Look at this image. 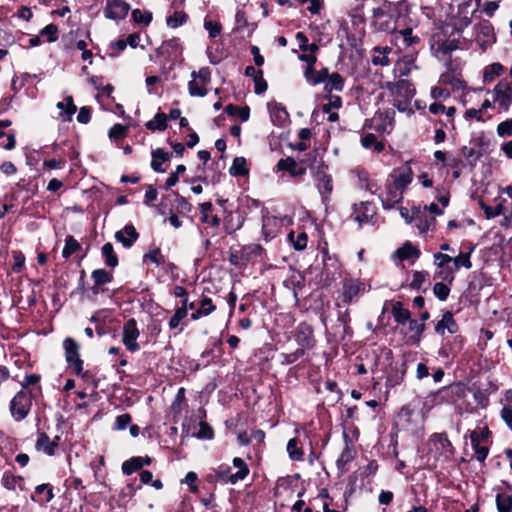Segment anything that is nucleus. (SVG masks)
I'll return each mask as SVG.
<instances>
[{"instance_id": "obj_1", "label": "nucleus", "mask_w": 512, "mask_h": 512, "mask_svg": "<svg viewBox=\"0 0 512 512\" xmlns=\"http://www.w3.org/2000/svg\"><path fill=\"white\" fill-rule=\"evenodd\" d=\"M403 5V2L384 1L379 7L374 8L372 18L375 28L379 31L394 33Z\"/></svg>"}, {"instance_id": "obj_2", "label": "nucleus", "mask_w": 512, "mask_h": 512, "mask_svg": "<svg viewBox=\"0 0 512 512\" xmlns=\"http://www.w3.org/2000/svg\"><path fill=\"white\" fill-rule=\"evenodd\" d=\"M384 87L393 97V106L396 107L399 112L407 113L408 115L414 113L411 108V99L415 94V89L410 81L399 80L394 83L387 82Z\"/></svg>"}, {"instance_id": "obj_3", "label": "nucleus", "mask_w": 512, "mask_h": 512, "mask_svg": "<svg viewBox=\"0 0 512 512\" xmlns=\"http://www.w3.org/2000/svg\"><path fill=\"white\" fill-rule=\"evenodd\" d=\"M472 41L481 51H486L496 42L494 27L489 20L482 19L472 28Z\"/></svg>"}, {"instance_id": "obj_4", "label": "nucleus", "mask_w": 512, "mask_h": 512, "mask_svg": "<svg viewBox=\"0 0 512 512\" xmlns=\"http://www.w3.org/2000/svg\"><path fill=\"white\" fill-rule=\"evenodd\" d=\"M63 348L68 367L72 369L77 376L84 379L88 378V372L84 371L83 360L80 358L79 344L73 338L66 337L63 340Z\"/></svg>"}, {"instance_id": "obj_5", "label": "nucleus", "mask_w": 512, "mask_h": 512, "mask_svg": "<svg viewBox=\"0 0 512 512\" xmlns=\"http://www.w3.org/2000/svg\"><path fill=\"white\" fill-rule=\"evenodd\" d=\"M477 8H473L472 0H464L457 6V10L449 19L450 25L457 33H462L472 22Z\"/></svg>"}, {"instance_id": "obj_6", "label": "nucleus", "mask_w": 512, "mask_h": 512, "mask_svg": "<svg viewBox=\"0 0 512 512\" xmlns=\"http://www.w3.org/2000/svg\"><path fill=\"white\" fill-rule=\"evenodd\" d=\"M32 407V394L24 389L17 392V394L10 401V412L14 420L22 421L25 419Z\"/></svg>"}, {"instance_id": "obj_7", "label": "nucleus", "mask_w": 512, "mask_h": 512, "mask_svg": "<svg viewBox=\"0 0 512 512\" xmlns=\"http://www.w3.org/2000/svg\"><path fill=\"white\" fill-rule=\"evenodd\" d=\"M429 454L434 459H449L453 455V447L445 433H434L428 440Z\"/></svg>"}, {"instance_id": "obj_8", "label": "nucleus", "mask_w": 512, "mask_h": 512, "mask_svg": "<svg viewBox=\"0 0 512 512\" xmlns=\"http://www.w3.org/2000/svg\"><path fill=\"white\" fill-rule=\"evenodd\" d=\"M425 416L421 412H417L410 408V406H405L401 408L398 413V422L402 426L403 429L416 433L423 429Z\"/></svg>"}, {"instance_id": "obj_9", "label": "nucleus", "mask_w": 512, "mask_h": 512, "mask_svg": "<svg viewBox=\"0 0 512 512\" xmlns=\"http://www.w3.org/2000/svg\"><path fill=\"white\" fill-rule=\"evenodd\" d=\"M327 169V166L321 163L314 172L315 185L324 203L330 200V195L333 191V180L331 175L327 173Z\"/></svg>"}, {"instance_id": "obj_10", "label": "nucleus", "mask_w": 512, "mask_h": 512, "mask_svg": "<svg viewBox=\"0 0 512 512\" xmlns=\"http://www.w3.org/2000/svg\"><path fill=\"white\" fill-rule=\"evenodd\" d=\"M366 290V286L358 279H346L342 282L339 298L345 305L351 304Z\"/></svg>"}, {"instance_id": "obj_11", "label": "nucleus", "mask_w": 512, "mask_h": 512, "mask_svg": "<svg viewBox=\"0 0 512 512\" xmlns=\"http://www.w3.org/2000/svg\"><path fill=\"white\" fill-rule=\"evenodd\" d=\"M493 102L507 111L512 104V82L501 80L493 89Z\"/></svg>"}, {"instance_id": "obj_12", "label": "nucleus", "mask_w": 512, "mask_h": 512, "mask_svg": "<svg viewBox=\"0 0 512 512\" xmlns=\"http://www.w3.org/2000/svg\"><path fill=\"white\" fill-rule=\"evenodd\" d=\"M413 177L414 173L411 168V160L407 161L402 166L393 169L389 175V178L392 180L391 184L404 191L413 181Z\"/></svg>"}, {"instance_id": "obj_13", "label": "nucleus", "mask_w": 512, "mask_h": 512, "mask_svg": "<svg viewBox=\"0 0 512 512\" xmlns=\"http://www.w3.org/2000/svg\"><path fill=\"white\" fill-rule=\"evenodd\" d=\"M412 213L414 215L415 227L420 234H425L428 231H433L436 225L435 216L426 212V208L420 206H413Z\"/></svg>"}, {"instance_id": "obj_14", "label": "nucleus", "mask_w": 512, "mask_h": 512, "mask_svg": "<svg viewBox=\"0 0 512 512\" xmlns=\"http://www.w3.org/2000/svg\"><path fill=\"white\" fill-rule=\"evenodd\" d=\"M139 335L136 320L133 318L127 320L123 326L122 342L128 351L135 352L139 350L140 347L137 342Z\"/></svg>"}, {"instance_id": "obj_15", "label": "nucleus", "mask_w": 512, "mask_h": 512, "mask_svg": "<svg viewBox=\"0 0 512 512\" xmlns=\"http://www.w3.org/2000/svg\"><path fill=\"white\" fill-rule=\"evenodd\" d=\"M393 110L378 111L371 119V128L380 132L389 134L394 127Z\"/></svg>"}, {"instance_id": "obj_16", "label": "nucleus", "mask_w": 512, "mask_h": 512, "mask_svg": "<svg viewBox=\"0 0 512 512\" xmlns=\"http://www.w3.org/2000/svg\"><path fill=\"white\" fill-rule=\"evenodd\" d=\"M375 215L376 208L371 202H360L353 206L352 218L359 226L370 223Z\"/></svg>"}, {"instance_id": "obj_17", "label": "nucleus", "mask_w": 512, "mask_h": 512, "mask_svg": "<svg viewBox=\"0 0 512 512\" xmlns=\"http://www.w3.org/2000/svg\"><path fill=\"white\" fill-rule=\"evenodd\" d=\"M130 6L123 0H107L104 14L112 20H122L128 14Z\"/></svg>"}, {"instance_id": "obj_18", "label": "nucleus", "mask_w": 512, "mask_h": 512, "mask_svg": "<svg viewBox=\"0 0 512 512\" xmlns=\"http://www.w3.org/2000/svg\"><path fill=\"white\" fill-rule=\"evenodd\" d=\"M344 442L345 447L343 451L341 452L340 456L338 457L336 461L337 469L343 474L348 471V464L352 462L356 456V450L352 444V442L349 439V436L344 433Z\"/></svg>"}, {"instance_id": "obj_19", "label": "nucleus", "mask_w": 512, "mask_h": 512, "mask_svg": "<svg viewBox=\"0 0 512 512\" xmlns=\"http://www.w3.org/2000/svg\"><path fill=\"white\" fill-rule=\"evenodd\" d=\"M404 190L398 189L393 184H388L385 194L381 197L384 209H392L399 204L403 199Z\"/></svg>"}, {"instance_id": "obj_20", "label": "nucleus", "mask_w": 512, "mask_h": 512, "mask_svg": "<svg viewBox=\"0 0 512 512\" xmlns=\"http://www.w3.org/2000/svg\"><path fill=\"white\" fill-rule=\"evenodd\" d=\"M59 439L60 437L56 436L53 440H51L46 433L39 432L37 435L35 448L37 451H41L48 456H53L58 447Z\"/></svg>"}, {"instance_id": "obj_21", "label": "nucleus", "mask_w": 512, "mask_h": 512, "mask_svg": "<svg viewBox=\"0 0 512 512\" xmlns=\"http://www.w3.org/2000/svg\"><path fill=\"white\" fill-rule=\"evenodd\" d=\"M138 238L139 233L132 224L126 225L122 230L115 233V239L125 248H131Z\"/></svg>"}, {"instance_id": "obj_22", "label": "nucleus", "mask_w": 512, "mask_h": 512, "mask_svg": "<svg viewBox=\"0 0 512 512\" xmlns=\"http://www.w3.org/2000/svg\"><path fill=\"white\" fill-rule=\"evenodd\" d=\"M295 340L300 346L299 348H303V352L312 348L314 346L312 329L304 324L299 325L295 333Z\"/></svg>"}, {"instance_id": "obj_23", "label": "nucleus", "mask_w": 512, "mask_h": 512, "mask_svg": "<svg viewBox=\"0 0 512 512\" xmlns=\"http://www.w3.org/2000/svg\"><path fill=\"white\" fill-rule=\"evenodd\" d=\"M393 35L395 41L401 43L405 48L413 47L420 43V37L413 34L412 28L396 30Z\"/></svg>"}, {"instance_id": "obj_24", "label": "nucleus", "mask_w": 512, "mask_h": 512, "mask_svg": "<svg viewBox=\"0 0 512 512\" xmlns=\"http://www.w3.org/2000/svg\"><path fill=\"white\" fill-rule=\"evenodd\" d=\"M435 331L439 335H444L445 331L450 334H455L458 331V325L451 312L446 311L442 315V319L436 324Z\"/></svg>"}, {"instance_id": "obj_25", "label": "nucleus", "mask_w": 512, "mask_h": 512, "mask_svg": "<svg viewBox=\"0 0 512 512\" xmlns=\"http://www.w3.org/2000/svg\"><path fill=\"white\" fill-rule=\"evenodd\" d=\"M268 110L273 124L282 126L288 120V113L286 109L276 102L268 103Z\"/></svg>"}, {"instance_id": "obj_26", "label": "nucleus", "mask_w": 512, "mask_h": 512, "mask_svg": "<svg viewBox=\"0 0 512 512\" xmlns=\"http://www.w3.org/2000/svg\"><path fill=\"white\" fill-rule=\"evenodd\" d=\"M395 255L401 261L416 260L420 256V250L417 246L407 241L395 251Z\"/></svg>"}, {"instance_id": "obj_27", "label": "nucleus", "mask_w": 512, "mask_h": 512, "mask_svg": "<svg viewBox=\"0 0 512 512\" xmlns=\"http://www.w3.org/2000/svg\"><path fill=\"white\" fill-rule=\"evenodd\" d=\"M276 167L277 170L288 171L294 177H299L306 173V168L299 167L296 161L291 157L280 159Z\"/></svg>"}, {"instance_id": "obj_28", "label": "nucleus", "mask_w": 512, "mask_h": 512, "mask_svg": "<svg viewBox=\"0 0 512 512\" xmlns=\"http://www.w3.org/2000/svg\"><path fill=\"white\" fill-rule=\"evenodd\" d=\"M54 497L53 487L50 484H40L36 486L31 499L39 504H46Z\"/></svg>"}, {"instance_id": "obj_29", "label": "nucleus", "mask_w": 512, "mask_h": 512, "mask_svg": "<svg viewBox=\"0 0 512 512\" xmlns=\"http://www.w3.org/2000/svg\"><path fill=\"white\" fill-rule=\"evenodd\" d=\"M329 76L330 74L327 68H323L320 71L315 72L314 68L306 67L304 71L305 79L307 80L308 83H310L313 86H316L321 83L325 84Z\"/></svg>"}, {"instance_id": "obj_30", "label": "nucleus", "mask_w": 512, "mask_h": 512, "mask_svg": "<svg viewBox=\"0 0 512 512\" xmlns=\"http://www.w3.org/2000/svg\"><path fill=\"white\" fill-rule=\"evenodd\" d=\"M500 417L507 428L512 431V390H509L502 400Z\"/></svg>"}, {"instance_id": "obj_31", "label": "nucleus", "mask_w": 512, "mask_h": 512, "mask_svg": "<svg viewBox=\"0 0 512 512\" xmlns=\"http://www.w3.org/2000/svg\"><path fill=\"white\" fill-rule=\"evenodd\" d=\"M233 465L237 468L236 473L229 475V483L236 484L239 481L244 480L249 474V468L245 461L239 457L233 459Z\"/></svg>"}, {"instance_id": "obj_32", "label": "nucleus", "mask_w": 512, "mask_h": 512, "mask_svg": "<svg viewBox=\"0 0 512 512\" xmlns=\"http://www.w3.org/2000/svg\"><path fill=\"white\" fill-rule=\"evenodd\" d=\"M224 221H225L224 227H225L226 233L232 234L242 227V225L244 223V218L242 217L241 214H239L237 212L236 213L229 212L226 214Z\"/></svg>"}, {"instance_id": "obj_33", "label": "nucleus", "mask_w": 512, "mask_h": 512, "mask_svg": "<svg viewBox=\"0 0 512 512\" xmlns=\"http://www.w3.org/2000/svg\"><path fill=\"white\" fill-rule=\"evenodd\" d=\"M56 106L60 110L59 117L63 121H70L77 110L71 96H67L63 102H58Z\"/></svg>"}, {"instance_id": "obj_34", "label": "nucleus", "mask_w": 512, "mask_h": 512, "mask_svg": "<svg viewBox=\"0 0 512 512\" xmlns=\"http://www.w3.org/2000/svg\"><path fill=\"white\" fill-rule=\"evenodd\" d=\"M495 504L498 512H512V491L498 492L495 496Z\"/></svg>"}, {"instance_id": "obj_35", "label": "nucleus", "mask_w": 512, "mask_h": 512, "mask_svg": "<svg viewBox=\"0 0 512 512\" xmlns=\"http://www.w3.org/2000/svg\"><path fill=\"white\" fill-rule=\"evenodd\" d=\"M344 88V78L337 72L330 74L324 84V93L332 94L333 91H342Z\"/></svg>"}, {"instance_id": "obj_36", "label": "nucleus", "mask_w": 512, "mask_h": 512, "mask_svg": "<svg viewBox=\"0 0 512 512\" xmlns=\"http://www.w3.org/2000/svg\"><path fill=\"white\" fill-rule=\"evenodd\" d=\"M23 481L24 479L21 476H16L11 471H5L1 478V484L8 490H16L17 487L22 489Z\"/></svg>"}, {"instance_id": "obj_37", "label": "nucleus", "mask_w": 512, "mask_h": 512, "mask_svg": "<svg viewBox=\"0 0 512 512\" xmlns=\"http://www.w3.org/2000/svg\"><path fill=\"white\" fill-rule=\"evenodd\" d=\"M169 159V154L166 153L163 149L157 148L152 151V161L151 168L155 172H164L165 169L162 168V164L165 163Z\"/></svg>"}, {"instance_id": "obj_38", "label": "nucleus", "mask_w": 512, "mask_h": 512, "mask_svg": "<svg viewBox=\"0 0 512 512\" xmlns=\"http://www.w3.org/2000/svg\"><path fill=\"white\" fill-rule=\"evenodd\" d=\"M199 209L202 222L209 223L212 227H218L220 225V218L218 216H208V213L212 210L211 202H204L200 204Z\"/></svg>"}, {"instance_id": "obj_39", "label": "nucleus", "mask_w": 512, "mask_h": 512, "mask_svg": "<svg viewBox=\"0 0 512 512\" xmlns=\"http://www.w3.org/2000/svg\"><path fill=\"white\" fill-rule=\"evenodd\" d=\"M456 271L453 269V263L444 266H437L435 277L451 284L455 279Z\"/></svg>"}, {"instance_id": "obj_40", "label": "nucleus", "mask_w": 512, "mask_h": 512, "mask_svg": "<svg viewBox=\"0 0 512 512\" xmlns=\"http://www.w3.org/2000/svg\"><path fill=\"white\" fill-rule=\"evenodd\" d=\"M248 172V163L244 157H236L233 160L231 167L229 168V173L232 176H245L248 174Z\"/></svg>"}, {"instance_id": "obj_41", "label": "nucleus", "mask_w": 512, "mask_h": 512, "mask_svg": "<svg viewBox=\"0 0 512 512\" xmlns=\"http://www.w3.org/2000/svg\"><path fill=\"white\" fill-rule=\"evenodd\" d=\"M394 320L399 324H405L410 321V312L405 309L401 302H396L392 307Z\"/></svg>"}, {"instance_id": "obj_42", "label": "nucleus", "mask_w": 512, "mask_h": 512, "mask_svg": "<svg viewBox=\"0 0 512 512\" xmlns=\"http://www.w3.org/2000/svg\"><path fill=\"white\" fill-rule=\"evenodd\" d=\"M161 49L169 54V56L176 57L182 52V45L179 38H172L163 42Z\"/></svg>"}, {"instance_id": "obj_43", "label": "nucleus", "mask_w": 512, "mask_h": 512, "mask_svg": "<svg viewBox=\"0 0 512 512\" xmlns=\"http://www.w3.org/2000/svg\"><path fill=\"white\" fill-rule=\"evenodd\" d=\"M145 126L151 131H164L167 128V116L164 113H157Z\"/></svg>"}, {"instance_id": "obj_44", "label": "nucleus", "mask_w": 512, "mask_h": 512, "mask_svg": "<svg viewBox=\"0 0 512 512\" xmlns=\"http://www.w3.org/2000/svg\"><path fill=\"white\" fill-rule=\"evenodd\" d=\"M324 99L326 100V103L322 105L324 113H330L332 110L342 107V99L338 95L325 94Z\"/></svg>"}, {"instance_id": "obj_45", "label": "nucleus", "mask_w": 512, "mask_h": 512, "mask_svg": "<svg viewBox=\"0 0 512 512\" xmlns=\"http://www.w3.org/2000/svg\"><path fill=\"white\" fill-rule=\"evenodd\" d=\"M102 255L107 266L114 268L118 265V258L111 243H105L102 247Z\"/></svg>"}, {"instance_id": "obj_46", "label": "nucleus", "mask_w": 512, "mask_h": 512, "mask_svg": "<svg viewBox=\"0 0 512 512\" xmlns=\"http://www.w3.org/2000/svg\"><path fill=\"white\" fill-rule=\"evenodd\" d=\"M361 144L366 149H373L376 152H381L384 149V144L377 141L374 134L369 133L361 138Z\"/></svg>"}, {"instance_id": "obj_47", "label": "nucleus", "mask_w": 512, "mask_h": 512, "mask_svg": "<svg viewBox=\"0 0 512 512\" xmlns=\"http://www.w3.org/2000/svg\"><path fill=\"white\" fill-rule=\"evenodd\" d=\"M143 261L145 263H153L156 266H161L165 263V257L162 255L161 250L159 248H152L143 256Z\"/></svg>"}, {"instance_id": "obj_48", "label": "nucleus", "mask_w": 512, "mask_h": 512, "mask_svg": "<svg viewBox=\"0 0 512 512\" xmlns=\"http://www.w3.org/2000/svg\"><path fill=\"white\" fill-rule=\"evenodd\" d=\"M188 91L192 97H204L207 95L206 86L197 79H193L188 83Z\"/></svg>"}, {"instance_id": "obj_49", "label": "nucleus", "mask_w": 512, "mask_h": 512, "mask_svg": "<svg viewBox=\"0 0 512 512\" xmlns=\"http://www.w3.org/2000/svg\"><path fill=\"white\" fill-rule=\"evenodd\" d=\"M288 238L296 250L301 251L307 247L308 237L305 232L298 233L297 235L294 232H290Z\"/></svg>"}, {"instance_id": "obj_50", "label": "nucleus", "mask_w": 512, "mask_h": 512, "mask_svg": "<svg viewBox=\"0 0 512 512\" xmlns=\"http://www.w3.org/2000/svg\"><path fill=\"white\" fill-rule=\"evenodd\" d=\"M471 444L475 452V457L479 462H483L489 453L488 447L481 446L475 434L471 435Z\"/></svg>"}, {"instance_id": "obj_51", "label": "nucleus", "mask_w": 512, "mask_h": 512, "mask_svg": "<svg viewBox=\"0 0 512 512\" xmlns=\"http://www.w3.org/2000/svg\"><path fill=\"white\" fill-rule=\"evenodd\" d=\"M80 249V244L73 236H67L65 239V245L62 250V256L68 259L72 254L76 253Z\"/></svg>"}, {"instance_id": "obj_52", "label": "nucleus", "mask_w": 512, "mask_h": 512, "mask_svg": "<svg viewBox=\"0 0 512 512\" xmlns=\"http://www.w3.org/2000/svg\"><path fill=\"white\" fill-rule=\"evenodd\" d=\"M141 462L142 461L140 456L132 457L129 460L125 461L122 464L123 473L126 475H131L132 473L138 471L139 469L142 468Z\"/></svg>"}, {"instance_id": "obj_53", "label": "nucleus", "mask_w": 512, "mask_h": 512, "mask_svg": "<svg viewBox=\"0 0 512 512\" xmlns=\"http://www.w3.org/2000/svg\"><path fill=\"white\" fill-rule=\"evenodd\" d=\"M91 277L93 281L98 285H105L112 281L113 276L110 272L105 269H96L92 272Z\"/></svg>"}, {"instance_id": "obj_54", "label": "nucleus", "mask_w": 512, "mask_h": 512, "mask_svg": "<svg viewBox=\"0 0 512 512\" xmlns=\"http://www.w3.org/2000/svg\"><path fill=\"white\" fill-rule=\"evenodd\" d=\"M471 269L472 262L469 254L460 252L457 256L453 257V269L457 272L460 268Z\"/></svg>"}, {"instance_id": "obj_55", "label": "nucleus", "mask_w": 512, "mask_h": 512, "mask_svg": "<svg viewBox=\"0 0 512 512\" xmlns=\"http://www.w3.org/2000/svg\"><path fill=\"white\" fill-rule=\"evenodd\" d=\"M503 70L504 67L500 63H492L491 65L487 66L484 71V81L491 82L495 77L501 75Z\"/></svg>"}, {"instance_id": "obj_56", "label": "nucleus", "mask_w": 512, "mask_h": 512, "mask_svg": "<svg viewBox=\"0 0 512 512\" xmlns=\"http://www.w3.org/2000/svg\"><path fill=\"white\" fill-rule=\"evenodd\" d=\"M287 452L289 457L294 461H299L303 457V451L298 447V440L296 438H292L288 441Z\"/></svg>"}, {"instance_id": "obj_57", "label": "nucleus", "mask_w": 512, "mask_h": 512, "mask_svg": "<svg viewBox=\"0 0 512 512\" xmlns=\"http://www.w3.org/2000/svg\"><path fill=\"white\" fill-rule=\"evenodd\" d=\"M375 54L372 57V63L374 65L386 66L389 64L387 53L390 51L389 48H379L376 47L374 49Z\"/></svg>"}, {"instance_id": "obj_58", "label": "nucleus", "mask_w": 512, "mask_h": 512, "mask_svg": "<svg viewBox=\"0 0 512 512\" xmlns=\"http://www.w3.org/2000/svg\"><path fill=\"white\" fill-rule=\"evenodd\" d=\"M449 285L450 284H448L447 282H443L442 280L441 282H437L434 284L433 292L440 301H445L448 298L450 293Z\"/></svg>"}, {"instance_id": "obj_59", "label": "nucleus", "mask_w": 512, "mask_h": 512, "mask_svg": "<svg viewBox=\"0 0 512 512\" xmlns=\"http://www.w3.org/2000/svg\"><path fill=\"white\" fill-rule=\"evenodd\" d=\"M132 18L138 24L149 25L152 21V13L150 11H142L134 9L132 11Z\"/></svg>"}, {"instance_id": "obj_60", "label": "nucleus", "mask_w": 512, "mask_h": 512, "mask_svg": "<svg viewBox=\"0 0 512 512\" xmlns=\"http://www.w3.org/2000/svg\"><path fill=\"white\" fill-rule=\"evenodd\" d=\"M481 208H482L486 218H488V219L495 218V217L503 215L505 213L502 203H499L494 207L486 205L484 203H481Z\"/></svg>"}, {"instance_id": "obj_61", "label": "nucleus", "mask_w": 512, "mask_h": 512, "mask_svg": "<svg viewBox=\"0 0 512 512\" xmlns=\"http://www.w3.org/2000/svg\"><path fill=\"white\" fill-rule=\"evenodd\" d=\"M185 402H186L185 388L180 387L177 391V394L175 396L173 403L171 404V410L174 413H180L182 410V406L185 404Z\"/></svg>"}, {"instance_id": "obj_62", "label": "nucleus", "mask_w": 512, "mask_h": 512, "mask_svg": "<svg viewBox=\"0 0 512 512\" xmlns=\"http://www.w3.org/2000/svg\"><path fill=\"white\" fill-rule=\"evenodd\" d=\"M187 21V15L181 12H175L173 15L167 17L166 23L170 28H177Z\"/></svg>"}, {"instance_id": "obj_63", "label": "nucleus", "mask_w": 512, "mask_h": 512, "mask_svg": "<svg viewBox=\"0 0 512 512\" xmlns=\"http://www.w3.org/2000/svg\"><path fill=\"white\" fill-rule=\"evenodd\" d=\"M128 128L122 124H115L109 130V138L112 140L123 139L127 134Z\"/></svg>"}, {"instance_id": "obj_64", "label": "nucleus", "mask_w": 512, "mask_h": 512, "mask_svg": "<svg viewBox=\"0 0 512 512\" xmlns=\"http://www.w3.org/2000/svg\"><path fill=\"white\" fill-rule=\"evenodd\" d=\"M497 134L500 137H509L512 135V119H507L497 126Z\"/></svg>"}]
</instances>
